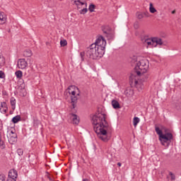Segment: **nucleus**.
<instances>
[{"label": "nucleus", "mask_w": 181, "mask_h": 181, "mask_svg": "<svg viewBox=\"0 0 181 181\" xmlns=\"http://www.w3.org/2000/svg\"><path fill=\"white\" fill-rule=\"evenodd\" d=\"M105 114L98 113L93 116L92 124L93 125V129L97 134L98 138L103 142H107L108 139V132L111 129V126L105 120Z\"/></svg>", "instance_id": "nucleus-2"}, {"label": "nucleus", "mask_w": 181, "mask_h": 181, "mask_svg": "<svg viewBox=\"0 0 181 181\" xmlns=\"http://www.w3.org/2000/svg\"><path fill=\"white\" fill-rule=\"evenodd\" d=\"M143 16H145L146 18H149V16H150L149 12H148V11L144 12Z\"/></svg>", "instance_id": "nucleus-34"}, {"label": "nucleus", "mask_w": 181, "mask_h": 181, "mask_svg": "<svg viewBox=\"0 0 181 181\" xmlns=\"http://www.w3.org/2000/svg\"><path fill=\"white\" fill-rule=\"evenodd\" d=\"M0 78H5V73L2 71H0Z\"/></svg>", "instance_id": "nucleus-35"}, {"label": "nucleus", "mask_w": 181, "mask_h": 181, "mask_svg": "<svg viewBox=\"0 0 181 181\" xmlns=\"http://www.w3.org/2000/svg\"><path fill=\"white\" fill-rule=\"evenodd\" d=\"M0 146L5 148V144L2 141V135L1 134V133H0Z\"/></svg>", "instance_id": "nucleus-29"}, {"label": "nucleus", "mask_w": 181, "mask_h": 181, "mask_svg": "<svg viewBox=\"0 0 181 181\" xmlns=\"http://www.w3.org/2000/svg\"><path fill=\"white\" fill-rule=\"evenodd\" d=\"M132 63L136 64L134 67V71L136 76L132 75L130 76V83L132 86L136 87L139 91L144 89V81L139 79L138 77H141L143 74H145L149 69V62L146 59H143L138 61V57L136 56H133L131 60Z\"/></svg>", "instance_id": "nucleus-1"}, {"label": "nucleus", "mask_w": 181, "mask_h": 181, "mask_svg": "<svg viewBox=\"0 0 181 181\" xmlns=\"http://www.w3.org/2000/svg\"><path fill=\"white\" fill-rule=\"evenodd\" d=\"M149 12L151 13H155L156 12H158L156 8H155V7H153V4L152 3H150V4H149Z\"/></svg>", "instance_id": "nucleus-21"}, {"label": "nucleus", "mask_w": 181, "mask_h": 181, "mask_svg": "<svg viewBox=\"0 0 181 181\" xmlns=\"http://www.w3.org/2000/svg\"><path fill=\"white\" fill-rule=\"evenodd\" d=\"M74 2L78 8H80V6L83 5H85L86 8H87V3L84 1H81V0H74Z\"/></svg>", "instance_id": "nucleus-16"}, {"label": "nucleus", "mask_w": 181, "mask_h": 181, "mask_svg": "<svg viewBox=\"0 0 181 181\" xmlns=\"http://www.w3.org/2000/svg\"><path fill=\"white\" fill-rule=\"evenodd\" d=\"M68 93L71 95L72 107L76 108L77 100H78V97H80V90L76 86H71L68 88Z\"/></svg>", "instance_id": "nucleus-5"}, {"label": "nucleus", "mask_w": 181, "mask_h": 181, "mask_svg": "<svg viewBox=\"0 0 181 181\" xmlns=\"http://www.w3.org/2000/svg\"><path fill=\"white\" fill-rule=\"evenodd\" d=\"M7 111H8V105H6V103L5 102H1L0 112H1V114H6Z\"/></svg>", "instance_id": "nucleus-13"}, {"label": "nucleus", "mask_w": 181, "mask_h": 181, "mask_svg": "<svg viewBox=\"0 0 181 181\" xmlns=\"http://www.w3.org/2000/svg\"><path fill=\"white\" fill-rule=\"evenodd\" d=\"M60 45H61V46L64 47V46H67V41L66 40H61L60 41Z\"/></svg>", "instance_id": "nucleus-28"}, {"label": "nucleus", "mask_w": 181, "mask_h": 181, "mask_svg": "<svg viewBox=\"0 0 181 181\" xmlns=\"http://www.w3.org/2000/svg\"><path fill=\"white\" fill-rule=\"evenodd\" d=\"M7 138L9 144L13 145L18 142V134L15 132V130H8L7 134Z\"/></svg>", "instance_id": "nucleus-8"}, {"label": "nucleus", "mask_w": 181, "mask_h": 181, "mask_svg": "<svg viewBox=\"0 0 181 181\" xmlns=\"http://www.w3.org/2000/svg\"><path fill=\"white\" fill-rule=\"evenodd\" d=\"M138 28H139V26L138 25V24H134V28L135 29H138Z\"/></svg>", "instance_id": "nucleus-37"}, {"label": "nucleus", "mask_w": 181, "mask_h": 181, "mask_svg": "<svg viewBox=\"0 0 181 181\" xmlns=\"http://www.w3.org/2000/svg\"><path fill=\"white\" fill-rule=\"evenodd\" d=\"M124 94L125 95H127V97L131 98V97H133L134 95V89L131 88H127L124 91Z\"/></svg>", "instance_id": "nucleus-15"}, {"label": "nucleus", "mask_w": 181, "mask_h": 181, "mask_svg": "<svg viewBox=\"0 0 181 181\" xmlns=\"http://www.w3.org/2000/svg\"><path fill=\"white\" fill-rule=\"evenodd\" d=\"M11 121L13 124H18V122L21 121V115H16L13 117Z\"/></svg>", "instance_id": "nucleus-20"}, {"label": "nucleus", "mask_w": 181, "mask_h": 181, "mask_svg": "<svg viewBox=\"0 0 181 181\" xmlns=\"http://www.w3.org/2000/svg\"><path fill=\"white\" fill-rule=\"evenodd\" d=\"M117 166L121 167L122 166L121 163H117Z\"/></svg>", "instance_id": "nucleus-38"}, {"label": "nucleus", "mask_w": 181, "mask_h": 181, "mask_svg": "<svg viewBox=\"0 0 181 181\" xmlns=\"http://www.w3.org/2000/svg\"><path fill=\"white\" fill-rule=\"evenodd\" d=\"M139 121H141L139 117H134V119H133L134 127H136L138 125V124H139Z\"/></svg>", "instance_id": "nucleus-23"}, {"label": "nucleus", "mask_w": 181, "mask_h": 181, "mask_svg": "<svg viewBox=\"0 0 181 181\" xmlns=\"http://www.w3.org/2000/svg\"><path fill=\"white\" fill-rule=\"evenodd\" d=\"M169 175L171 177V180H175L176 179V177L175 176V174H173L172 172H170Z\"/></svg>", "instance_id": "nucleus-33"}, {"label": "nucleus", "mask_w": 181, "mask_h": 181, "mask_svg": "<svg viewBox=\"0 0 181 181\" xmlns=\"http://www.w3.org/2000/svg\"><path fill=\"white\" fill-rule=\"evenodd\" d=\"M71 119H72V122L74 124L78 125V124H80V117H78L77 115L71 113Z\"/></svg>", "instance_id": "nucleus-12"}, {"label": "nucleus", "mask_w": 181, "mask_h": 181, "mask_svg": "<svg viewBox=\"0 0 181 181\" xmlns=\"http://www.w3.org/2000/svg\"><path fill=\"white\" fill-rule=\"evenodd\" d=\"M112 106L113 107V108H115V110H118L121 108V105H119V103L116 100H112Z\"/></svg>", "instance_id": "nucleus-17"}, {"label": "nucleus", "mask_w": 181, "mask_h": 181, "mask_svg": "<svg viewBox=\"0 0 181 181\" xmlns=\"http://www.w3.org/2000/svg\"><path fill=\"white\" fill-rule=\"evenodd\" d=\"M33 53L32 52V50H30V49H25L23 52V56L24 57H32Z\"/></svg>", "instance_id": "nucleus-18"}, {"label": "nucleus", "mask_w": 181, "mask_h": 181, "mask_svg": "<svg viewBox=\"0 0 181 181\" xmlns=\"http://www.w3.org/2000/svg\"><path fill=\"white\" fill-rule=\"evenodd\" d=\"M6 23V14L4 12H0V25Z\"/></svg>", "instance_id": "nucleus-14"}, {"label": "nucleus", "mask_w": 181, "mask_h": 181, "mask_svg": "<svg viewBox=\"0 0 181 181\" xmlns=\"http://www.w3.org/2000/svg\"><path fill=\"white\" fill-rule=\"evenodd\" d=\"M5 58L0 55V69L1 67H4V66H5Z\"/></svg>", "instance_id": "nucleus-24"}, {"label": "nucleus", "mask_w": 181, "mask_h": 181, "mask_svg": "<svg viewBox=\"0 0 181 181\" xmlns=\"http://www.w3.org/2000/svg\"><path fill=\"white\" fill-rule=\"evenodd\" d=\"M172 13H173V14L176 13V11H175V10L173 11H172Z\"/></svg>", "instance_id": "nucleus-39"}, {"label": "nucleus", "mask_w": 181, "mask_h": 181, "mask_svg": "<svg viewBox=\"0 0 181 181\" xmlns=\"http://www.w3.org/2000/svg\"><path fill=\"white\" fill-rule=\"evenodd\" d=\"M136 18H138L139 19H143L144 18V13L141 12H137L136 13Z\"/></svg>", "instance_id": "nucleus-26"}, {"label": "nucleus", "mask_w": 181, "mask_h": 181, "mask_svg": "<svg viewBox=\"0 0 181 181\" xmlns=\"http://www.w3.org/2000/svg\"><path fill=\"white\" fill-rule=\"evenodd\" d=\"M17 178H18V172L14 169L10 170L8 172V177L7 179H13L14 180H16Z\"/></svg>", "instance_id": "nucleus-10"}, {"label": "nucleus", "mask_w": 181, "mask_h": 181, "mask_svg": "<svg viewBox=\"0 0 181 181\" xmlns=\"http://www.w3.org/2000/svg\"><path fill=\"white\" fill-rule=\"evenodd\" d=\"M155 131L157 135H158V139L161 145L165 147L169 146L173 139V134H172V133H166L164 134L160 128L158 126L155 127Z\"/></svg>", "instance_id": "nucleus-3"}, {"label": "nucleus", "mask_w": 181, "mask_h": 181, "mask_svg": "<svg viewBox=\"0 0 181 181\" xmlns=\"http://www.w3.org/2000/svg\"><path fill=\"white\" fill-rule=\"evenodd\" d=\"M93 45H95L96 47H98L99 50L100 49L103 50V54H105V46H107V41H105V39H104V37H103V36L99 37L96 40L95 43H93Z\"/></svg>", "instance_id": "nucleus-7"}, {"label": "nucleus", "mask_w": 181, "mask_h": 181, "mask_svg": "<svg viewBox=\"0 0 181 181\" xmlns=\"http://www.w3.org/2000/svg\"><path fill=\"white\" fill-rule=\"evenodd\" d=\"M28 62H26V59L22 58L19 59L17 62V67L18 69H21V70H25V69H28Z\"/></svg>", "instance_id": "nucleus-9"}, {"label": "nucleus", "mask_w": 181, "mask_h": 181, "mask_svg": "<svg viewBox=\"0 0 181 181\" xmlns=\"http://www.w3.org/2000/svg\"><path fill=\"white\" fill-rule=\"evenodd\" d=\"M15 76L16 78H21L23 76V73L22 72V71L18 70L15 72Z\"/></svg>", "instance_id": "nucleus-22"}, {"label": "nucleus", "mask_w": 181, "mask_h": 181, "mask_svg": "<svg viewBox=\"0 0 181 181\" xmlns=\"http://www.w3.org/2000/svg\"><path fill=\"white\" fill-rule=\"evenodd\" d=\"M86 56V52H81L80 53V57H81V61L82 62H84V57Z\"/></svg>", "instance_id": "nucleus-31"}, {"label": "nucleus", "mask_w": 181, "mask_h": 181, "mask_svg": "<svg viewBox=\"0 0 181 181\" xmlns=\"http://www.w3.org/2000/svg\"><path fill=\"white\" fill-rule=\"evenodd\" d=\"M82 181H90L88 179H83Z\"/></svg>", "instance_id": "nucleus-40"}, {"label": "nucleus", "mask_w": 181, "mask_h": 181, "mask_svg": "<svg viewBox=\"0 0 181 181\" xmlns=\"http://www.w3.org/2000/svg\"><path fill=\"white\" fill-rule=\"evenodd\" d=\"M6 181H16V180L7 178Z\"/></svg>", "instance_id": "nucleus-36"}, {"label": "nucleus", "mask_w": 181, "mask_h": 181, "mask_svg": "<svg viewBox=\"0 0 181 181\" xmlns=\"http://www.w3.org/2000/svg\"><path fill=\"white\" fill-rule=\"evenodd\" d=\"M94 9H95V5H94V4H90V5L89 6V8H88L89 12H91V13L94 12Z\"/></svg>", "instance_id": "nucleus-25"}, {"label": "nucleus", "mask_w": 181, "mask_h": 181, "mask_svg": "<svg viewBox=\"0 0 181 181\" xmlns=\"http://www.w3.org/2000/svg\"><path fill=\"white\" fill-rule=\"evenodd\" d=\"M17 153L19 156H22V155H23V149L22 148H18L17 150Z\"/></svg>", "instance_id": "nucleus-30"}, {"label": "nucleus", "mask_w": 181, "mask_h": 181, "mask_svg": "<svg viewBox=\"0 0 181 181\" xmlns=\"http://www.w3.org/2000/svg\"><path fill=\"white\" fill-rule=\"evenodd\" d=\"M86 56L93 59V60H97V59H101L104 56L103 51L99 49L95 44H92L89 47H88L86 51Z\"/></svg>", "instance_id": "nucleus-4"}, {"label": "nucleus", "mask_w": 181, "mask_h": 181, "mask_svg": "<svg viewBox=\"0 0 181 181\" xmlns=\"http://www.w3.org/2000/svg\"><path fill=\"white\" fill-rule=\"evenodd\" d=\"M10 104L11 105L12 110H15L16 108V99H15V98H11L10 99Z\"/></svg>", "instance_id": "nucleus-19"}, {"label": "nucleus", "mask_w": 181, "mask_h": 181, "mask_svg": "<svg viewBox=\"0 0 181 181\" xmlns=\"http://www.w3.org/2000/svg\"><path fill=\"white\" fill-rule=\"evenodd\" d=\"M103 33L105 34V35L106 36V37L108 39V40H112V39H114V37H115V35L114 34V33L110 31V30H103Z\"/></svg>", "instance_id": "nucleus-11"}, {"label": "nucleus", "mask_w": 181, "mask_h": 181, "mask_svg": "<svg viewBox=\"0 0 181 181\" xmlns=\"http://www.w3.org/2000/svg\"><path fill=\"white\" fill-rule=\"evenodd\" d=\"M88 12V9H87V7H85L82 10L80 11L81 15H85V13H87Z\"/></svg>", "instance_id": "nucleus-27"}, {"label": "nucleus", "mask_w": 181, "mask_h": 181, "mask_svg": "<svg viewBox=\"0 0 181 181\" xmlns=\"http://www.w3.org/2000/svg\"><path fill=\"white\" fill-rule=\"evenodd\" d=\"M143 43H144V45H148L151 47H156L158 45L162 46V45H163V41L159 37H153L152 39L146 38L143 40Z\"/></svg>", "instance_id": "nucleus-6"}, {"label": "nucleus", "mask_w": 181, "mask_h": 181, "mask_svg": "<svg viewBox=\"0 0 181 181\" xmlns=\"http://www.w3.org/2000/svg\"><path fill=\"white\" fill-rule=\"evenodd\" d=\"M0 181H6V177L4 174H0Z\"/></svg>", "instance_id": "nucleus-32"}]
</instances>
